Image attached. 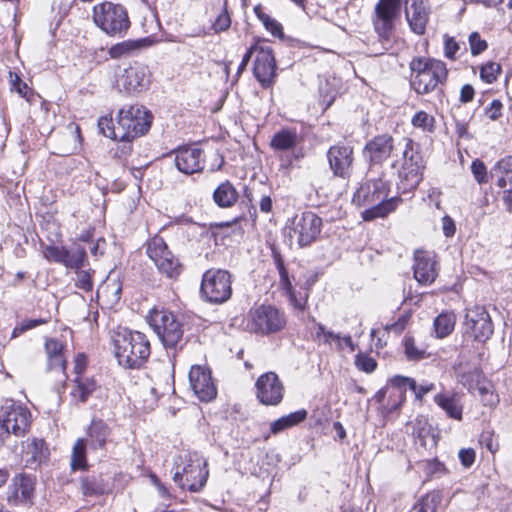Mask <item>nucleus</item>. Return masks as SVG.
Masks as SVG:
<instances>
[{
	"instance_id": "nucleus-1",
	"label": "nucleus",
	"mask_w": 512,
	"mask_h": 512,
	"mask_svg": "<svg viewBox=\"0 0 512 512\" xmlns=\"http://www.w3.org/2000/svg\"><path fill=\"white\" fill-rule=\"evenodd\" d=\"M389 192L390 182L383 173L378 177L369 176L354 193L352 202L360 207H368L361 213L364 221L384 218L395 211L402 201L397 196L388 198Z\"/></svg>"
},
{
	"instance_id": "nucleus-2",
	"label": "nucleus",
	"mask_w": 512,
	"mask_h": 512,
	"mask_svg": "<svg viewBox=\"0 0 512 512\" xmlns=\"http://www.w3.org/2000/svg\"><path fill=\"white\" fill-rule=\"evenodd\" d=\"M151 115L139 105H130L120 109L116 116L117 125L112 117H101L98 120L100 132L107 138L130 142L145 134L150 128Z\"/></svg>"
},
{
	"instance_id": "nucleus-3",
	"label": "nucleus",
	"mask_w": 512,
	"mask_h": 512,
	"mask_svg": "<svg viewBox=\"0 0 512 512\" xmlns=\"http://www.w3.org/2000/svg\"><path fill=\"white\" fill-rule=\"evenodd\" d=\"M115 357L127 369L140 368L149 358L150 342L138 331L119 328L112 335Z\"/></svg>"
},
{
	"instance_id": "nucleus-4",
	"label": "nucleus",
	"mask_w": 512,
	"mask_h": 512,
	"mask_svg": "<svg viewBox=\"0 0 512 512\" xmlns=\"http://www.w3.org/2000/svg\"><path fill=\"white\" fill-rule=\"evenodd\" d=\"M411 86L417 94L425 95L443 85L448 76L446 64L435 58L416 57L410 62Z\"/></svg>"
},
{
	"instance_id": "nucleus-5",
	"label": "nucleus",
	"mask_w": 512,
	"mask_h": 512,
	"mask_svg": "<svg viewBox=\"0 0 512 512\" xmlns=\"http://www.w3.org/2000/svg\"><path fill=\"white\" fill-rule=\"evenodd\" d=\"M206 460L197 452H183L175 461L173 480L191 492H199L208 478Z\"/></svg>"
},
{
	"instance_id": "nucleus-6",
	"label": "nucleus",
	"mask_w": 512,
	"mask_h": 512,
	"mask_svg": "<svg viewBox=\"0 0 512 512\" xmlns=\"http://www.w3.org/2000/svg\"><path fill=\"white\" fill-rule=\"evenodd\" d=\"M93 21L105 34L122 37L130 27L126 9L112 2H103L93 8Z\"/></svg>"
},
{
	"instance_id": "nucleus-7",
	"label": "nucleus",
	"mask_w": 512,
	"mask_h": 512,
	"mask_svg": "<svg viewBox=\"0 0 512 512\" xmlns=\"http://www.w3.org/2000/svg\"><path fill=\"white\" fill-rule=\"evenodd\" d=\"M148 321L165 348H176L183 337V328L177 317L165 309H152Z\"/></svg>"
},
{
	"instance_id": "nucleus-8",
	"label": "nucleus",
	"mask_w": 512,
	"mask_h": 512,
	"mask_svg": "<svg viewBox=\"0 0 512 512\" xmlns=\"http://www.w3.org/2000/svg\"><path fill=\"white\" fill-rule=\"evenodd\" d=\"M403 162L398 171V187L403 192L414 190L422 180L424 168L422 156L413 149V141L409 138L403 139Z\"/></svg>"
},
{
	"instance_id": "nucleus-9",
	"label": "nucleus",
	"mask_w": 512,
	"mask_h": 512,
	"mask_svg": "<svg viewBox=\"0 0 512 512\" xmlns=\"http://www.w3.org/2000/svg\"><path fill=\"white\" fill-rule=\"evenodd\" d=\"M400 8V0H379L376 4L373 25L382 44L381 49L377 50L376 54H382L389 49L387 44L390 42L395 27L394 22L399 15Z\"/></svg>"
},
{
	"instance_id": "nucleus-10",
	"label": "nucleus",
	"mask_w": 512,
	"mask_h": 512,
	"mask_svg": "<svg viewBox=\"0 0 512 512\" xmlns=\"http://www.w3.org/2000/svg\"><path fill=\"white\" fill-rule=\"evenodd\" d=\"M231 275L222 269H209L202 277L201 294L206 301L213 304H222L232 295Z\"/></svg>"
},
{
	"instance_id": "nucleus-11",
	"label": "nucleus",
	"mask_w": 512,
	"mask_h": 512,
	"mask_svg": "<svg viewBox=\"0 0 512 512\" xmlns=\"http://www.w3.org/2000/svg\"><path fill=\"white\" fill-rule=\"evenodd\" d=\"M322 219L312 211L295 215L286 226V233L292 240L295 238L300 247L310 245L321 232Z\"/></svg>"
},
{
	"instance_id": "nucleus-12",
	"label": "nucleus",
	"mask_w": 512,
	"mask_h": 512,
	"mask_svg": "<svg viewBox=\"0 0 512 512\" xmlns=\"http://www.w3.org/2000/svg\"><path fill=\"white\" fill-rule=\"evenodd\" d=\"M285 325L282 313L270 305H261L249 311L247 328L257 334H269L281 330Z\"/></svg>"
},
{
	"instance_id": "nucleus-13",
	"label": "nucleus",
	"mask_w": 512,
	"mask_h": 512,
	"mask_svg": "<svg viewBox=\"0 0 512 512\" xmlns=\"http://www.w3.org/2000/svg\"><path fill=\"white\" fill-rule=\"evenodd\" d=\"M0 418L9 434L17 437L24 436L31 425V412L22 403L11 399L5 400L1 407Z\"/></svg>"
},
{
	"instance_id": "nucleus-14",
	"label": "nucleus",
	"mask_w": 512,
	"mask_h": 512,
	"mask_svg": "<svg viewBox=\"0 0 512 512\" xmlns=\"http://www.w3.org/2000/svg\"><path fill=\"white\" fill-rule=\"evenodd\" d=\"M147 254L160 273L168 278H176L181 272V264L168 249L163 238L155 236L147 244Z\"/></svg>"
},
{
	"instance_id": "nucleus-15",
	"label": "nucleus",
	"mask_w": 512,
	"mask_h": 512,
	"mask_svg": "<svg viewBox=\"0 0 512 512\" xmlns=\"http://www.w3.org/2000/svg\"><path fill=\"white\" fill-rule=\"evenodd\" d=\"M494 326L484 307L468 309L464 321V334L478 342L487 341L493 334Z\"/></svg>"
},
{
	"instance_id": "nucleus-16",
	"label": "nucleus",
	"mask_w": 512,
	"mask_h": 512,
	"mask_svg": "<svg viewBox=\"0 0 512 512\" xmlns=\"http://www.w3.org/2000/svg\"><path fill=\"white\" fill-rule=\"evenodd\" d=\"M151 72L147 65L134 62L117 78V87L127 93L141 92L150 84Z\"/></svg>"
},
{
	"instance_id": "nucleus-17",
	"label": "nucleus",
	"mask_w": 512,
	"mask_h": 512,
	"mask_svg": "<svg viewBox=\"0 0 512 512\" xmlns=\"http://www.w3.org/2000/svg\"><path fill=\"white\" fill-rule=\"evenodd\" d=\"M253 74L263 88H269L276 76V60L272 48L263 42L253 63Z\"/></svg>"
},
{
	"instance_id": "nucleus-18",
	"label": "nucleus",
	"mask_w": 512,
	"mask_h": 512,
	"mask_svg": "<svg viewBox=\"0 0 512 512\" xmlns=\"http://www.w3.org/2000/svg\"><path fill=\"white\" fill-rule=\"evenodd\" d=\"M257 399L264 405H278L284 395V387L278 375L267 372L261 375L255 384Z\"/></svg>"
},
{
	"instance_id": "nucleus-19",
	"label": "nucleus",
	"mask_w": 512,
	"mask_h": 512,
	"mask_svg": "<svg viewBox=\"0 0 512 512\" xmlns=\"http://www.w3.org/2000/svg\"><path fill=\"white\" fill-rule=\"evenodd\" d=\"M189 382L199 400L209 402L216 397L217 390L211 371L203 366H192L189 371Z\"/></svg>"
},
{
	"instance_id": "nucleus-20",
	"label": "nucleus",
	"mask_w": 512,
	"mask_h": 512,
	"mask_svg": "<svg viewBox=\"0 0 512 512\" xmlns=\"http://www.w3.org/2000/svg\"><path fill=\"white\" fill-rule=\"evenodd\" d=\"M327 159L334 176L347 179L351 175L353 148L349 145L336 144L327 151Z\"/></svg>"
},
{
	"instance_id": "nucleus-21",
	"label": "nucleus",
	"mask_w": 512,
	"mask_h": 512,
	"mask_svg": "<svg viewBox=\"0 0 512 512\" xmlns=\"http://www.w3.org/2000/svg\"><path fill=\"white\" fill-rule=\"evenodd\" d=\"M177 169L186 175L202 172L205 166V155L202 149L195 146L180 147L174 152Z\"/></svg>"
},
{
	"instance_id": "nucleus-22",
	"label": "nucleus",
	"mask_w": 512,
	"mask_h": 512,
	"mask_svg": "<svg viewBox=\"0 0 512 512\" xmlns=\"http://www.w3.org/2000/svg\"><path fill=\"white\" fill-rule=\"evenodd\" d=\"M35 481L32 477L16 475L7 491V501L10 505H31L34 498Z\"/></svg>"
},
{
	"instance_id": "nucleus-23",
	"label": "nucleus",
	"mask_w": 512,
	"mask_h": 512,
	"mask_svg": "<svg viewBox=\"0 0 512 512\" xmlns=\"http://www.w3.org/2000/svg\"><path fill=\"white\" fill-rule=\"evenodd\" d=\"M414 278L421 285L432 284L438 276V262L433 252L417 250L414 253Z\"/></svg>"
},
{
	"instance_id": "nucleus-24",
	"label": "nucleus",
	"mask_w": 512,
	"mask_h": 512,
	"mask_svg": "<svg viewBox=\"0 0 512 512\" xmlns=\"http://www.w3.org/2000/svg\"><path fill=\"white\" fill-rule=\"evenodd\" d=\"M409 388L415 395L417 400H422L423 397L435 389V385L430 382L417 384L413 378L396 375L390 379V387L393 392L399 395L397 403L391 405V409H397L405 401V392Z\"/></svg>"
},
{
	"instance_id": "nucleus-25",
	"label": "nucleus",
	"mask_w": 512,
	"mask_h": 512,
	"mask_svg": "<svg viewBox=\"0 0 512 512\" xmlns=\"http://www.w3.org/2000/svg\"><path fill=\"white\" fill-rule=\"evenodd\" d=\"M401 146L395 144L394 138L389 134H381L375 136L368 141L364 147V155L369 159L372 164H381L386 161L397 147Z\"/></svg>"
},
{
	"instance_id": "nucleus-26",
	"label": "nucleus",
	"mask_w": 512,
	"mask_h": 512,
	"mask_svg": "<svg viewBox=\"0 0 512 512\" xmlns=\"http://www.w3.org/2000/svg\"><path fill=\"white\" fill-rule=\"evenodd\" d=\"M406 19L411 30L422 35L428 22V11L422 0H407L405 9Z\"/></svg>"
},
{
	"instance_id": "nucleus-27",
	"label": "nucleus",
	"mask_w": 512,
	"mask_h": 512,
	"mask_svg": "<svg viewBox=\"0 0 512 512\" xmlns=\"http://www.w3.org/2000/svg\"><path fill=\"white\" fill-rule=\"evenodd\" d=\"M435 404L441 408L447 417L461 421L463 416L462 396L456 392H441L434 396Z\"/></svg>"
},
{
	"instance_id": "nucleus-28",
	"label": "nucleus",
	"mask_w": 512,
	"mask_h": 512,
	"mask_svg": "<svg viewBox=\"0 0 512 512\" xmlns=\"http://www.w3.org/2000/svg\"><path fill=\"white\" fill-rule=\"evenodd\" d=\"M153 40L150 37L140 38L136 40H125L110 47L108 54L113 59L122 57H130L139 51L152 46Z\"/></svg>"
},
{
	"instance_id": "nucleus-29",
	"label": "nucleus",
	"mask_w": 512,
	"mask_h": 512,
	"mask_svg": "<svg viewBox=\"0 0 512 512\" xmlns=\"http://www.w3.org/2000/svg\"><path fill=\"white\" fill-rule=\"evenodd\" d=\"M64 345L61 341L50 338L45 342V351L47 354L48 370H56L59 371L63 376H65V370L67 362L63 356Z\"/></svg>"
},
{
	"instance_id": "nucleus-30",
	"label": "nucleus",
	"mask_w": 512,
	"mask_h": 512,
	"mask_svg": "<svg viewBox=\"0 0 512 512\" xmlns=\"http://www.w3.org/2000/svg\"><path fill=\"white\" fill-rule=\"evenodd\" d=\"M97 388L93 378L76 376L70 391L71 401L75 404L85 403Z\"/></svg>"
},
{
	"instance_id": "nucleus-31",
	"label": "nucleus",
	"mask_w": 512,
	"mask_h": 512,
	"mask_svg": "<svg viewBox=\"0 0 512 512\" xmlns=\"http://www.w3.org/2000/svg\"><path fill=\"white\" fill-rule=\"evenodd\" d=\"M300 140L295 128H283L272 136L270 147L274 151H290L297 146Z\"/></svg>"
},
{
	"instance_id": "nucleus-32",
	"label": "nucleus",
	"mask_w": 512,
	"mask_h": 512,
	"mask_svg": "<svg viewBox=\"0 0 512 512\" xmlns=\"http://www.w3.org/2000/svg\"><path fill=\"white\" fill-rule=\"evenodd\" d=\"M490 177L496 179L500 188L512 185V155L500 159L490 170Z\"/></svg>"
},
{
	"instance_id": "nucleus-33",
	"label": "nucleus",
	"mask_w": 512,
	"mask_h": 512,
	"mask_svg": "<svg viewBox=\"0 0 512 512\" xmlns=\"http://www.w3.org/2000/svg\"><path fill=\"white\" fill-rule=\"evenodd\" d=\"M238 191L230 181L221 183L213 193L214 202L221 208L232 207L238 200Z\"/></svg>"
},
{
	"instance_id": "nucleus-34",
	"label": "nucleus",
	"mask_w": 512,
	"mask_h": 512,
	"mask_svg": "<svg viewBox=\"0 0 512 512\" xmlns=\"http://www.w3.org/2000/svg\"><path fill=\"white\" fill-rule=\"evenodd\" d=\"M307 417V411L305 409H301L295 412H292L288 415H285L275 421H273L270 425V430L272 434H278L288 428H291L301 422H303Z\"/></svg>"
},
{
	"instance_id": "nucleus-35",
	"label": "nucleus",
	"mask_w": 512,
	"mask_h": 512,
	"mask_svg": "<svg viewBox=\"0 0 512 512\" xmlns=\"http://www.w3.org/2000/svg\"><path fill=\"white\" fill-rule=\"evenodd\" d=\"M456 316L453 312L439 314L433 322L434 333L437 338H445L450 335L455 327Z\"/></svg>"
},
{
	"instance_id": "nucleus-36",
	"label": "nucleus",
	"mask_w": 512,
	"mask_h": 512,
	"mask_svg": "<svg viewBox=\"0 0 512 512\" xmlns=\"http://www.w3.org/2000/svg\"><path fill=\"white\" fill-rule=\"evenodd\" d=\"M23 453L28 465L40 463L45 460L48 455L45 442L42 439H33L30 443L27 444Z\"/></svg>"
},
{
	"instance_id": "nucleus-37",
	"label": "nucleus",
	"mask_w": 512,
	"mask_h": 512,
	"mask_svg": "<svg viewBox=\"0 0 512 512\" xmlns=\"http://www.w3.org/2000/svg\"><path fill=\"white\" fill-rule=\"evenodd\" d=\"M122 292V285L118 279L108 277L98 288L97 296L103 297L107 302L113 304L119 301Z\"/></svg>"
},
{
	"instance_id": "nucleus-38",
	"label": "nucleus",
	"mask_w": 512,
	"mask_h": 512,
	"mask_svg": "<svg viewBox=\"0 0 512 512\" xmlns=\"http://www.w3.org/2000/svg\"><path fill=\"white\" fill-rule=\"evenodd\" d=\"M86 247L75 241L69 248H66L65 267L80 269L86 259Z\"/></svg>"
},
{
	"instance_id": "nucleus-39",
	"label": "nucleus",
	"mask_w": 512,
	"mask_h": 512,
	"mask_svg": "<svg viewBox=\"0 0 512 512\" xmlns=\"http://www.w3.org/2000/svg\"><path fill=\"white\" fill-rule=\"evenodd\" d=\"M88 435L94 448H103L110 435V429L103 420H93L88 429Z\"/></svg>"
},
{
	"instance_id": "nucleus-40",
	"label": "nucleus",
	"mask_w": 512,
	"mask_h": 512,
	"mask_svg": "<svg viewBox=\"0 0 512 512\" xmlns=\"http://www.w3.org/2000/svg\"><path fill=\"white\" fill-rule=\"evenodd\" d=\"M70 465L73 471L87 469L88 464L86 459V440L84 438H79L74 443L71 453Z\"/></svg>"
},
{
	"instance_id": "nucleus-41",
	"label": "nucleus",
	"mask_w": 512,
	"mask_h": 512,
	"mask_svg": "<svg viewBox=\"0 0 512 512\" xmlns=\"http://www.w3.org/2000/svg\"><path fill=\"white\" fill-rule=\"evenodd\" d=\"M482 372L478 368L466 370L462 366L456 372L458 383L466 387L471 393H474V386L482 379Z\"/></svg>"
},
{
	"instance_id": "nucleus-42",
	"label": "nucleus",
	"mask_w": 512,
	"mask_h": 512,
	"mask_svg": "<svg viewBox=\"0 0 512 512\" xmlns=\"http://www.w3.org/2000/svg\"><path fill=\"white\" fill-rule=\"evenodd\" d=\"M442 495L438 491H432L423 496L412 508L410 512H436L440 505Z\"/></svg>"
},
{
	"instance_id": "nucleus-43",
	"label": "nucleus",
	"mask_w": 512,
	"mask_h": 512,
	"mask_svg": "<svg viewBox=\"0 0 512 512\" xmlns=\"http://www.w3.org/2000/svg\"><path fill=\"white\" fill-rule=\"evenodd\" d=\"M413 435L419 439L421 445L424 447L427 445L428 440L431 441L432 445H435V438L431 430V426L428 424V420L424 417L417 418L413 424Z\"/></svg>"
},
{
	"instance_id": "nucleus-44",
	"label": "nucleus",
	"mask_w": 512,
	"mask_h": 512,
	"mask_svg": "<svg viewBox=\"0 0 512 512\" xmlns=\"http://www.w3.org/2000/svg\"><path fill=\"white\" fill-rule=\"evenodd\" d=\"M475 392L479 394L484 405L492 406L498 402L497 395L493 393L491 384L486 381L484 376H482L479 383L474 386V393Z\"/></svg>"
},
{
	"instance_id": "nucleus-45",
	"label": "nucleus",
	"mask_w": 512,
	"mask_h": 512,
	"mask_svg": "<svg viewBox=\"0 0 512 512\" xmlns=\"http://www.w3.org/2000/svg\"><path fill=\"white\" fill-rule=\"evenodd\" d=\"M273 260L280 276V285L288 294H291L293 288L289 279L288 271L284 265L281 254L276 250H273Z\"/></svg>"
},
{
	"instance_id": "nucleus-46",
	"label": "nucleus",
	"mask_w": 512,
	"mask_h": 512,
	"mask_svg": "<svg viewBox=\"0 0 512 512\" xmlns=\"http://www.w3.org/2000/svg\"><path fill=\"white\" fill-rule=\"evenodd\" d=\"M82 493L85 496L100 495L104 492V487L95 476H87L81 480Z\"/></svg>"
},
{
	"instance_id": "nucleus-47",
	"label": "nucleus",
	"mask_w": 512,
	"mask_h": 512,
	"mask_svg": "<svg viewBox=\"0 0 512 512\" xmlns=\"http://www.w3.org/2000/svg\"><path fill=\"white\" fill-rule=\"evenodd\" d=\"M66 248L64 246L47 245L43 249V256L51 262H56L65 266Z\"/></svg>"
},
{
	"instance_id": "nucleus-48",
	"label": "nucleus",
	"mask_w": 512,
	"mask_h": 512,
	"mask_svg": "<svg viewBox=\"0 0 512 512\" xmlns=\"http://www.w3.org/2000/svg\"><path fill=\"white\" fill-rule=\"evenodd\" d=\"M500 71H501L500 64L495 63V62H487L480 69V77L486 83L491 84L494 81H496L497 76L499 75Z\"/></svg>"
},
{
	"instance_id": "nucleus-49",
	"label": "nucleus",
	"mask_w": 512,
	"mask_h": 512,
	"mask_svg": "<svg viewBox=\"0 0 512 512\" xmlns=\"http://www.w3.org/2000/svg\"><path fill=\"white\" fill-rule=\"evenodd\" d=\"M468 42L471 54L474 56L481 54L488 47L486 40L482 39L478 32H472L468 37Z\"/></svg>"
},
{
	"instance_id": "nucleus-50",
	"label": "nucleus",
	"mask_w": 512,
	"mask_h": 512,
	"mask_svg": "<svg viewBox=\"0 0 512 512\" xmlns=\"http://www.w3.org/2000/svg\"><path fill=\"white\" fill-rule=\"evenodd\" d=\"M412 124L415 127L431 131L434 126V118L424 111H419L412 118Z\"/></svg>"
},
{
	"instance_id": "nucleus-51",
	"label": "nucleus",
	"mask_w": 512,
	"mask_h": 512,
	"mask_svg": "<svg viewBox=\"0 0 512 512\" xmlns=\"http://www.w3.org/2000/svg\"><path fill=\"white\" fill-rule=\"evenodd\" d=\"M405 354L409 360H420L427 356L426 351L418 348L411 338L405 340Z\"/></svg>"
},
{
	"instance_id": "nucleus-52",
	"label": "nucleus",
	"mask_w": 512,
	"mask_h": 512,
	"mask_svg": "<svg viewBox=\"0 0 512 512\" xmlns=\"http://www.w3.org/2000/svg\"><path fill=\"white\" fill-rule=\"evenodd\" d=\"M355 365L359 370L371 373L376 369L377 363L374 358L360 353L356 356Z\"/></svg>"
},
{
	"instance_id": "nucleus-53",
	"label": "nucleus",
	"mask_w": 512,
	"mask_h": 512,
	"mask_svg": "<svg viewBox=\"0 0 512 512\" xmlns=\"http://www.w3.org/2000/svg\"><path fill=\"white\" fill-rule=\"evenodd\" d=\"M75 285L77 288L84 291H91L93 288V281L90 272L78 269L76 271Z\"/></svg>"
},
{
	"instance_id": "nucleus-54",
	"label": "nucleus",
	"mask_w": 512,
	"mask_h": 512,
	"mask_svg": "<svg viewBox=\"0 0 512 512\" xmlns=\"http://www.w3.org/2000/svg\"><path fill=\"white\" fill-rule=\"evenodd\" d=\"M260 21L264 27L275 37H283L282 25L269 15H261Z\"/></svg>"
},
{
	"instance_id": "nucleus-55",
	"label": "nucleus",
	"mask_w": 512,
	"mask_h": 512,
	"mask_svg": "<svg viewBox=\"0 0 512 512\" xmlns=\"http://www.w3.org/2000/svg\"><path fill=\"white\" fill-rule=\"evenodd\" d=\"M471 171L474 175L475 180L479 184L486 183L488 180L487 169L484 163L478 159L474 160L471 164Z\"/></svg>"
},
{
	"instance_id": "nucleus-56",
	"label": "nucleus",
	"mask_w": 512,
	"mask_h": 512,
	"mask_svg": "<svg viewBox=\"0 0 512 512\" xmlns=\"http://www.w3.org/2000/svg\"><path fill=\"white\" fill-rule=\"evenodd\" d=\"M316 335L317 337L323 336V341L325 343L331 344L332 342H335L337 347L342 349L340 334H336L330 330H327L322 324L318 325Z\"/></svg>"
},
{
	"instance_id": "nucleus-57",
	"label": "nucleus",
	"mask_w": 512,
	"mask_h": 512,
	"mask_svg": "<svg viewBox=\"0 0 512 512\" xmlns=\"http://www.w3.org/2000/svg\"><path fill=\"white\" fill-rule=\"evenodd\" d=\"M231 25V19L226 10H223L213 22L212 28L216 33L226 31Z\"/></svg>"
},
{
	"instance_id": "nucleus-58",
	"label": "nucleus",
	"mask_w": 512,
	"mask_h": 512,
	"mask_svg": "<svg viewBox=\"0 0 512 512\" xmlns=\"http://www.w3.org/2000/svg\"><path fill=\"white\" fill-rule=\"evenodd\" d=\"M503 104L500 100H493L485 112L489 119L495 121L502 115Z\"/></svg>"
},
{
	"instance_id": "nucleus-59",
	"label": "nucleus",
	"mask_w": 512,
	"mask_h": 512,
	"mask_svg": "<svg viewBox=\"0 0 512 512\" xmlns=\"http://www.w3.org/2000/svg\"><path fill=\"white\" fill-rule=\"evenodd\" d=\"M459 44L451 37H447L444 43V54L447 58L456 59V53L459 50Z\"/></svg>"
},
{
	"instance_id": "nucleus-60",
	"label": "nucleus",
	"mask_w": 512,
	"mask_h": 512,
	"mask_svg": "<svg viewBox=\"0 0 512 512\" xmlns=\"http://www.w3.org/2000/svg\"><path fill=\"white\" fill-rule=\"evenodd\" d=\"M10 77L12 90L16 91L21 97H26L28 91L27 84L24 83L16 74L12 75V73H10Z\"/></svg>"
},
{
	"instance_id": "nucleus-61",
	"label": "nucleus",
	"mask_w": 512,
	"mask_h": 512,
	"mask_svg": "<svg viewBox=\"0 0 512 512\" xmlns=\"http://www.w3.org/2000/svg\"><path fill=\"white\" fill-rule=\"evenodd\" d=\"M459 459L462 465L466 468H469L473 465L475 461L476 453L473 449H461L458 453Z\"/></svg>"
},
{
	"instance_id": "nucleus-62",
	"label": "nucleus",
	"mask_w": 512,
	"mask_h": 512,
	"mask_svg": "<svg viewBox=\"0 0 512 512\" xmlns=\"http://www.w3.org/2000/svg\"><path fill=\"white\" fill-rule=\"evenodd\" d=\"M442 230L446 237H452L455 234L456 226L450 216L446 215L442 218Z\"/></svg>"
},
{
	"instance_id": "nucleus-63",
	"label": "nucleus",
	"mask_w": 512,
	"mask_h": 512,
	"mask_svg": "<svg viewBox=\"0 0 512 512\" xmlns=\"http://www.w3.org/2000/svg\"><path fill=\"white\" fill-rule=\"evenodd\" d=\"M473 97H474V88L469 84H465L464 86H462L461 91H460V101L462 103H468V102L472 101Z\"/></svg>"
},
{
	"instance_id": "nucleus-64",
	"label": "nucleus",
	"mask_w": 512,
	"mask_h": 512,
	"mask_svg": "<svg viewBox=\"0 0 512 512\" xmlns=\"http://www.w3.org/2000/svg\"><path fill=\"white\" fill-rule=\"evenodd\" d=\"M262 44L263 42L258 41L247 50L242 58L244 65H248L252 57H254V59L256 58V54L258 53V50L261 48Z\"/></svg>"
}]
</instances>
